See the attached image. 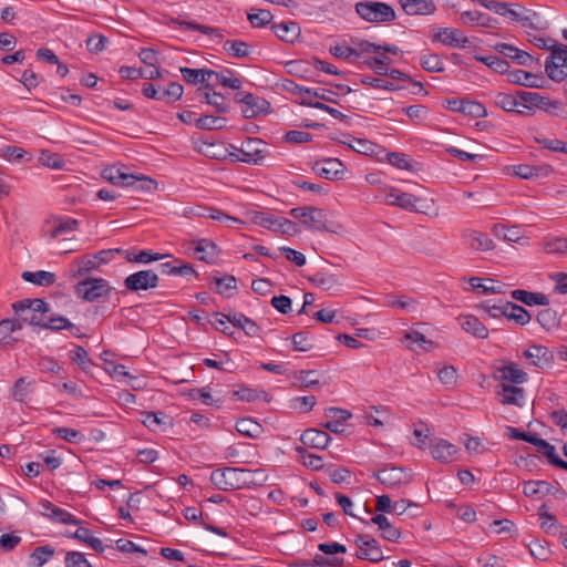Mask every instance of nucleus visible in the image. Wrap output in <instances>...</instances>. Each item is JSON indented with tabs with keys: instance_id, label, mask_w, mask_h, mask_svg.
<instances>
[{
	"instance_id": "nucleus-59",
	"label": "nucleus",
	"mask_w": 567,
	"mask_h": 567,
	"mask_svg": "<svg viewBox=\"0 0 567 567\" xmlns=\"http://www.w3.org/2000/svg\"><path fill=\"white\" fill-rule=\"evenodd\" d=\"M478 61L483 62L485 65H487L493 71L504 74L509 72V64L506 60L496 56V55H486V56H480L477 58Z\"/></svg>"
},
{
	"instance_id": "nucleus-49",
	"label": "nucleus",
	"mask_w": 567,
	"mask_h": 567,
	"mask_svg": "<svg viewBox=\"0 0 567 567\" xmlns=\"http://www.w3.org/2000/svg\"><path fill=\"white\" fill-rule=\"evenodd\" d=\"M226 124L227 120L225 117L214 115H203L195 121L197 128L208 131L221 130L226 127Z\"/></svg>"
},
{
	"instance_id": "nucleus-52",
	"label": "nucleus",
	"mask_w": 567,
	"mask_h": 567,
	"mask_svg": "<svg viewBox=\"0 0 567 567\" xmlns=\"http://www.w3.org/2000/svg\"><path fill=\"white\" fill-rule=\"evenodd\" d=\"M181 73L183 75L184 81H186L189 84L196 85L200 83L205 90L213 89V84L210 82H207V79H203L200 76L203 74V70L181 68Z\"/></svg>"
},
{
	"instance_id": "nucleus-43",
	"label": "nucleus",
	"mask_w": 567,
	"mask_h": 567,
	"mask_svg": "<svg viewBox=\"0 0 567 567\" xmlns=\"http://www.w3.org/2000/svg\"><path fill=\"white\" fill-rule=\"evenodd\" d=\"M296 453H297L299 460H301L302 464L305 466H307L308 468H311L313 471H319V470L324 468V463H323L322 457L308 452L305 446H297Z\"/></svg>"
},
{
	"instance_id": "nucleus-11",
	"label": "nucleus",
	"mask_w": 567,
	"mask_h": 567,
	"mask_svg": "<svg viewBox=\"0 0 567 567\" xmlns=\"http://www.w3.org/2000/svg\"><path fill=\"white\" fill-rule=\"evenodd\" d=\"M373 476L385 487L396 488L411 482V475L402 467L386 465L374 472Z\"/></svg>"
},
{
	"instance_id": "nucleus-23",
	"label": "nucleus",
	"mask_w": 567,
	"mask_h": 567,
	"mask_svg": "<svg viewBox=\"0 0 567 567\" xmlns=\"http://www.w3.org/2000/svg\"><path fill=\"white\" fill-rule=\"evenodd\" d=\"M216 245L209 239H199L192 241L188 251L193 250L192 255L198 260L213 264L216 258Z\"/></svg>"
},
{
	"instance_id": "nucleus-17",
	"label": "nucleus",
	"mask_w": 567,
	"mask_h": 567,
	"mask_svg": "<svg viewBox=\"0 0 567 567\" xmlns=\"http://www.w3.org/2000/svg\"><path fill=\"white\" fill-rule=\"evenodd\" d=\"M235 99L245 105L243 109L245 118L256 117L258 114L267 112L270 106L267 100L255 96L252 93H237Z\"/></svg>"
},
{
	"instance_id": "nucleus-18",
	"label": "nucleus",
	"mask_w": 567,
	"mask_h": 567,
	"mask_svg": "<svg viewBox=\"0 0 567 567\" xmlns=\"http://www.w3.org/2000/svg\"><path fill=\"white\" fill-rule=\"evenodd\" d=\"M497 398L503 405L523 406L525 402V390L519 384L499 385Z\"/></svg>"
},
{
	"instance_id": "nucleus-12",
	"label": "nucleus",
	"mask_w": 567,
	"mask_h": 567,
	"mask_svg": "<svg viewBox=\"0 0 567 567\" xmlns=\"http://www.w3.org/2000/svg\"><path fill=\"white\" fill-rule=\"evenodd\" d=\"M474 3H477L499 16L507 17L512 21L519 22L524 27L530 25V18L524 13V11H518L512 8L511 4L505 2H499L497 0H472Z\"/></svg>"
},
{
	"instance_id": "nucleus-9",
	"label": "nucleus",
	"mask_w": 567,
	"mask_h": 567,
	"mask_svg": "<svg viewBox=\"0 0 567 567\" xmlns=\"http://www.w3.org/2000/svg\"><path fill=\"white\" fill-rule=\"evenodd\" d=\"M116 252H121L118 249H105L100 250L92 256H83L76 260L79 269L72 275V277H80L97 269L101 265L109 264L114 259Z\"/></svg>"
},
{
	"instance_id": "nucleus-26",
	"label": "nucleus",
	"mask_w": 567,
	"mask_h": 567,
	"mask_svg": "<svg viewBox=\"0 0 567 567\" xmlns=\"http://www.w3.org/2000/svg\"><path fill=\"white\" fill-rule=\"evenodd\" d=\"M553 173L550 165H527L520 164L514 166V174L524 179L547 177Z\"/></svg>"
},
{
	"instance_id": "nucleus-55",
	"label": "nucleus",
	"mask_w": 567,
	"mask_h": 567,
	"mask_svg": "<svg viewBox=\"0 0 567 567\" xmlns=\"http://www.w3.org/2000/svg\"><path fill=\"white\" fill-rule=\"evenodd\" d=\"M143 424L151 431H156L162 425L171 424L168 416L162 412H145Z\"/></svg>"
},
{
	"instance_id": "nucleus-7",
	"label": "nucleus",
	"mask_w": 567,
	"mask_h": 567,
	"mask_svg": "<svg viewBox=\"0 0 567 567\" xmlns=\"http://www.w3.org/2000/svg\"><path fill=\"white\" fill-rule=\"evenodd\" d=\"M517 96L519 97L524 107L528 110H530L532 107H537L551 115H558L559 111L563 110L561 102L550 100L547 96H542L536 92L517 91Z\"/></svg>"
},
{
	"instance_id": "nucleus-4",
	"label": "nucleus",
	"mask_w": 567,
	"mask_h": 567,
	"mask_svg": "<svg viewBox=\"0 0 567 567\" xmlns=\"http://www.w3.org/2000/svg\"><path fill=\"white\" fill-rule=\"evenodd\" d=\"M269 155V151L265 142L260 138L249 137L238 150V153H231L233 161L247 164L261 165L264 159Z\"/></svg>"
},
{
	"instance_id": "nucleus-63",
	"label": "nucleus",
	"mask_w": 567,
	"mask_h": 567,
	"mask_svg": "<svg viewBox=\"0 0 567 567\" xmlns=\"http://www.w3.org/2000/svg\"><path fill=\"white\" fill-rule=\"evenodd\" d=\"M421 65L429 72H443L444 63L437 54L426 53L421 58Z\"/></svg>"
},
{
	"instance_id": "nucleus-36",
	"label": "nucleus",
	"mask_w": 567,
	"mask_h": 567,
	"mask_svg": "<svg viewBox=\"0 0 567 567\" xmlns=\"http://www.w3.org/2000/svg\"><path fill=\"white\" fill-rule=\"evenodd\" d=\"M275 34L285 42L292 43L300 33V28L297 22L286 21L272 24Z\"/></svg>"
},
{
	"instance_id": "nucleus-28",
	"label": "nucleus",
	"mask_w": 567,
	"mask_h": 567,
	"mask_svg": "<svg viewBox=\"0 0 567 567\" xmlns=\"http://www.w3.org/2000/svg\"><path fill=\"white\" fill-rule=\"evenodd\" d=\"M435 39L449 47L464 48L468 43L467 38L463 37L460 30L451 28L440 29Z\"/></svg>"
},
{
	"instance_id": "nucleus-8",
	"label": "nucleus",
	"mask_w": 567,
	"mask_h": 567,
	"mask_svg": "<svg viewBox=\"0 0 567 567\" xmlns=\"http://www.w3.org/2000/svg\"><path fill=\"white\" fill-rule=\"evenodd\" d=\"M546 61L545 70L549 79L560 82L567 76V51L565 44L555 45Z\"/></svg>"
},
{
	"instance_id": "nucleus-64",
	"label": "nucleus",
	"mask_w": 567,
	"mask_h": 567,
	"mask_svg": "<svg viewBox=\"0 0 567 567\" xmlns=\"http://www.w3.org/2000/svg\"><path fill=\"white\" fill-rule=\"evenodd\" d=\"M66 567H93L81 551H68L65 555Z\"/></svg>"
},
{
	"instance_id": "nucleus-58",
	"label": "nucleus",
	"mask_w": 567,
	"mask_h": 567,
	"mask_svg": "<svg viewBox=\"0 0 567 567\" xmlns=\"http://www.w3.org/2000/svg\"><path fill=\"white\" fill-rule=\"evenodd\" d=\"M31 383L25 378H19L13 384L12 398L20 403H24L28 395L32 392Z\"/></svg>"
},
{
	"instance_id": "nucleus-46",
	"label": "nucleus",
	"mask_w": 567,
	"mask_h": 567,
	"mask_svg": "<svg viewBox=\"0 0 567 567\" xmlns=\"http://www.w3.org/2000/svg\"><path fill=\"white\" fill-rule=\"evenodd\" d=\"M461 20L464 24H477L486 28L492 27V22L494 21V19L488 14L476 10L463 12L461 14Z\"/></svg>"
},
{
	"instance_id": "nucleus-42",
	"label": "nucleus",
	"mask_w": 567,
	"mask_h": 567,
	"mask_svg": "<svg viewBox=\"0 0 567 567\" xmlns=\"http://www.w3.org/2000/svg\"><path fill=\"white\" fill-rule=\"evenodd\" d=\"M384 305L391 308H398L411 312L417 310V301L405 296L386 295Z\"/></svg>"
},
{
	"instance_id": "nucleus-31",
	"label": "nucleus",
	"mask_w": 567,
	"mask_h": 567,
	"mask_svg": "<svg viewBox=\"0 0 567 567\" xmlns=\"http://www.w3.org/2000/svg\"><path fill=\"white\" fill-rule=\"evenodd\" d=\"M512 298L529 307L547 306L549 303V299L545 293L532 292L523 289L513 290Z\"/></svg>"
},
{
	"instance_id": "nucleus-14",
	"label": "nucleus",
	"mask_w": 567,
	"mask_h": 567,
	"mask_svg": "<svg viewBox=\"0 0 567 567\" xmlns=\"http://www.w3.org/2000/svg\"><path fill=\"white\" fill-rule=\"evenodd\" d=\"M358 551L355 556L360 559L379 563L384 559L378 540L370 535H358L354 540Z\"/></svg>"
},
{
	"instance_id": "nucleus-5",
	"label": "nucleus",
	"mask_w": 567,
	"mask_h": 567,
	"mask_svg": "<svg viewBox=\"0 0 567 567\" xmlns=\"http://www.w3.org/2000/svg\"><path fill=\"white\" fill-rule=\"evenodd\" d=\"M248 471L237 467L217 468L210 474V482L220 491H234L247 483L244 475Z\"/></svg>"
},
{
	"instance_id": "nucleus-45",
	"label": "nucleus",
	"mask_w": 567,
	"mask_h": 567,
	"mask_svg": "<svg viewBox=\"0 0 567 567\" xmlns=\"http://www.w3.org/2000/svg\"><path fill=\"white\" fill-rule=\"evenodd\" d=\"M223 49L228 55L237 59L246 58L250 54V45L241 40H227L224 42Z\"/></svg>"
},
{
	"instance_id": "nucleus-56",
	"label": "nucleus",
	"mask_w": 567,
	"mask_h": 567,
	"mask_svg": "<svg viewBox=\"0 0 567 567\" xmlns=\"http://www.w3.org/2000/svg\"><path fill=\"white\" fill-rule=\"evenodd\" d=\"M215 79L220 85L231 90H239L243 85V81L239 78H235L234 72L229 69L217 72Z\"/></svg>"
},
{
	"instance_id": "nucleus-3",
	"label": "nucleus",
	"mask_w": 567,
	"mask_h": 567,
	"mask_svg": "<svg viewBox=\"0 0 567 567\" xmlns=\"http://www.w3.org/2000/svg\"><path fill=\"white\" fill-rule=\"evenodd\" d=\"M112 291L110 282L104 278L87 277L76 284L74 293L87 302L96 301L107 297Z\"/></svg>"
},
{
	"instance_id": "nucleus-54",
	"label": "nucleus",
	"mask_w": 567,
	"mask_h": 567,
	"mask_svg": "<svg viewBox=\"0 0 567 567\" xmlns=\"http://www.w3.org/2000/svg\"><path fill=\"white\" fill-rule=\"evenodd\" d=\"M80 221L78 219L65 217L59 218L51 231V237L56 238L60 235L68 234L78 229Z\"/></svg>"
},
{
	"instance_id": "nucleus-37",
	"label": "nucleus",
	"mask_w": 567,
	"mask_h": 567,
	"mask_svg": "<svg viewBox=\"0 0 567 567\" xmlns=\"http://www.w3.org/2000/svg\"><path fill=\"white\" fill-rule=\"evenodd\" d=\"M431 453L436 461L449 463L454 460V456L457 453V447L446 440H440L435 445H433Z\"/></svg>"
},
{
	"instance_id": "nucleus-19",
	"label": "nucleus",
	"mask_w": 567,
	"mask_h": 567,
	"mask_svg": "<svg viewBox=\"0 0 567 567\" xmlns=\"http://www.w3.org/2000/svg\"><path fill=\"white\" fill-rule=\"evenodd\" d=\"M508 82L526 87L543 89L547 80L543 75L529 73L524 70H515L508 72Z\"/></svg>"
},
{
	"instance_id": "nucleus-10",
	"label": "nucleus",
	"mask_w": 567,
	"mask_h": 567,
	"mask_svg": "<svg viewBox=\"0 0 567 567\" xmlns=\"http://www.w3.org/2000/svg\"><path fill=\"white\" fill-rule=\"evenodd\" d=\"M124 287L132 292L156 288L159 284L158 275L151 270H140L124 279Z\"/></svg>"
},
{
	"instance_id": "nucleus-22",
	"label": "nucleus",
	"mask_w": 567,
	"mask_h": 567,
	"mask_svg": "<svg viewBox=\"0 0 567 567\" xmlns=\"http://www.w3.org/2000/svg\"><path fill=\"white\" fill-rule=\"evenodd\" d=\"M66 536L89 545L92 549H94L99 554L104 553V550L106 548H109L112 550L111 555L116 556L114 547L113 546H104L102 540L97 537H94L92 530L89 528L80 527L74 533L66 534Z\"/></svg>"
},
{
	"instance_id": "nucleus-6",
	"label": "nucleus",
	"mask_w": 567,
	"mask_h": 567,
	"mask_svg": "<svg viewBox=\"0 0 567 567\" xmlns=\"http://www.w3.org/2000/svg\"><path fill=\"white\" fill-rule=\"evenodd\" d=\"M289 214L298 219L306 228L313 231H328L327 215L323 209L305 206L290 209Z\"/></svg>"
},
{
	"instance_id": "nucleus-47",
	"label": "nucleus",
	"mask_w": 567,
	"mask_h": 567,
	"mask_svg": "<svg viewBox=\"0 0 567 567\" xmlns=\"http://www.w3.org/2000/svg\"><path fill=\"white\" fill-rule=\"evenodd\" d=\"M341 144H344V145H348L351 150L360 153V154H364V155H370L372 153H374V148L377 147V145L368 140H363V138H355V137H352L351 135H347V140L346 141H339Z\"/></svg>"
},
{
	"instance_id": "nucleus-48",
	"label": "nucleus",
	"mask_w": 567,
	"mask_h": 567,
	"mask_svg": "<svg viewBox=\"0 0 567 567\" xmlns=\"http://www.w3.org/2000/svg\"><path fill=\"white\" fill-rule=\"evenodd\" d=\"M236 430L244 436L257 437L262 431L261 425L250 417H243L236 422Z\"/></svg>"
},
{
	"instance_id": "nucleus-20",
	"label": "nucleus",
	"mask_w": 567,
	"mask_h": 567,
	"mask_svg": "<svg viewBox=\"0 0 567 567\" xmlns=\"http://www.w3.org/2000/svg\"><path fill=\"white\" fill-rule=\"evenodd\" d=\"M343 168V163L338 158H326L313 166V169L320 177L330 181L342 178Z\"/></svg>"
},
{
	"instance_id": "nucleus-29",
	"label": "nucleus",
	"mask_w": 567,
	"mask_h": 567,
	"mask_svg": "<svg viewBox=\"0 0 567 567\" xmlns=\"http://www.w3.org/2000/svg\"><path fill=\"white\" fill-rule=\"evenodd\" d=\"M460 324L464 331L473 334L476 338L486 339L488 337V329L475 316L467 315L460 317Z\"/></svg>"
},
{
	"instance_id": "nucleus-15",
	"label": "nucleus",
	"mask_w": 567,
	"mask_h": 567,
	"mask_svg": "<svg viewBox=\"0 0 567 567\" xmlns=\"http://www.w3.org/2000/svg\"><path fill=\"white\" fill-rule=\"evenodd\" d=\"M524 358L530 365L539 369H548L553 365L555 357L554 353L545 346L533 344L522 352Z\"/></svg>"
},
{
	"instance_id": "nucleus-50",
	"label": "nucleus",
	"mask_w": 567,
	"mask_h": 567,
	"mask_svg": "<svg viewBox=\"0 0 567 567\" xmlns=\"http://www.w3.org/2000/svg\"><path fill=\"white\" fill-rule=\"evenodd\" d=\"M344 559L341 557H327L320 554L315 555L312 560H305L300 566H317V567H342Z\"/></svg>"
},
{
	"instance_id": "nucleus-21",
	"label": "nucleus",
	"mask_w": 567,
	"mask_h": 567,
	"mask_svg": "<svg viewBox=\"0 0 567 567\" xmlns=\"http://www.w3.org/2000/svg\"><path fill=\"white\" fill-rule=\"evenodd\" d=\"M324 415L331 420L323 423L322 426L336 434L344 432V422L351 417L349 411L333 406L326 409Z\"/></svg>"
},
{
	"instance_id": "nucleus-44",
	"label": "nucleus",
	"mask_w": 567,
	"mask_h": 567,
	"mask_svg": "<svg viewBox=\"0 0 567 567\" xmlns=\"http://www.w3.org/2000/svg\"><path fill=\"white\" fill-rule=\"evenodd\" d=\"M537 321L545 330L550 331L559 327L560 317L556 310L546 308L538 312Z\"/></svg>"
},
{
	"instance_id": "nucleus-61",
	"label": "nucleus",
	"mask_w": 567,
	"mask_h": 567,
	"mask_svg": "<svg viewBox=\"0 0 567 567\" xmlns=\"http://www.w3.org/2000/svg\"><path fill=\"white\" fill-rule=\"evenodd\" d=\"M43 329H50L52 331H60L63 329L74 330V324L65 317L50 316L45 319Z\"/></svg>"
},
{
	"instance_id": "nucleus-32",
	"label": "nucleus",
	"mask_w": 567,
	"mask_h": 567,
	"mask_svg": "<svg viewBox=\"0 0 567 567\" xmlns=\"http://www.w3.org/2000/svg\"><path fill=\"white\" fill-rule=\"evenodd\" d=\"M12 309L17 315L23 313L27 310L44 315L50 311V305L44 299H22L12 303Z\"/></svg>"
},
{
	"instance_id": "nucleus-30",
	"label": "nucleus",
	"mask_w": 567,
	"mask_h": 567,
	"mask_svg": "<svg viewBox=\"0 0 567 567\" xmlns=\"http://www.w3.org/2000/svg\"><path fill=\"white\" fill-rule=\"evenodd\" d=\"M467 245L474 250L487 251L494 248L489 236L482 231L468 230L464 234Z\"/></svg>"
},
{
	"instance_id": "nucleus-25",
	"label": "nucleus",
	"mask_w": 567,
	"mask_h": 567,
	"mask_svg": "<svg viewBox=\"0 0 567 567\" xmlns=\"http://www.w3.org/2000/svg\"><path fill=\"white\" fill-rule=\"evenodd\" d=\"M330 440L331 437L327 432L317 429H307L300 436V441L305 446L319 450L326 449Z\"/></svg>"
},
{
	"instance_id": "nucleus-34",
	"label": "nucleus",
	"mask_w": 567,
	"mask_h": 567,
	"mask_svg": "<svg viewBox=\"0 0 567 567\" xmlns=\"http://www.w3.org/2000/svg\"><path fill=\"white\" fill-rule=\"evenodd\" d=\"M120 75L123 79L136 80V79H146V80H156L162 76V72L158 68H154L152 70L145 71L143 69H137L134 66L123 65L118 70Z\"/></svg>"
},
{
	"instance_id": "nucleus-60",
	"label": "nucleus",
	"mask_w": 567,
	"mask_h": 567,
	"mask_svg": "<svg viewBox=\"0 0 567 567\" xmlns=\"http://www.w3.org/2000/svg\"><path fill=\"white\" fill-rule=\"evenodd\" d=\"M317 372L313 370H301L295 374V386L311 388L319 384V379L316 377Z\"/></svg>"
},
{
	"instance_id": "nucleus-41",
	"label": "nucleus",
	"mask_w": 567,
	"mask_h": 567,
	"mask_svg": "<svg viewBox=\"0 0 567 567\" xmlns=\"http://www.w3.org/2000/svg\"><path fill=\"white\" fill-rule=\"evenodd\" d=\"M22 279L41 287H49L55 282V275L50 271H24L21 275Z\"/></svg>"
},
{
	"instance_id": "nucleus-24",
	"label": "nucleus",
	"mask_w": 567,
	"mask_h": 567,
	"mask_svg": "<svg viewBox=\"0 0 567 567\" xmlns=\"http://www.w3.org/2000/svg\"><path fill=\"white\" fill-rule=\"evenodd\" d=\"M404 12L409 16L432 14L436 10L433 0H399Z\"/></svg>"
},
{
	"instance_id": "nucleus-62",
	"label": "nucleus",
	"mask_w": 567,
	"mask_h": 567,
	"mask_svg": "<svg viewBox=\"0 0 567 567\" xmlns=\"http://www.w3.org/2000/svg\"><path fill=\"white\" fill-rule=\"evenodd\" d=\"M70 358L72 361L76 362L83 371H87L92 365V360L90 359L87 351L81 346H75L74 349L70 351Z\"/></svg>"
},
{
	"instance_id": "nucleus-2",
	"label": "nucleus",
	"mask_w": 567,
	"mask_h": 567,
	"mask_svg": "<svg viewBox=\"0 0 567 567\" xmlns=\"http://www.w3.org/2000/svg\"><path fill=\"white\" fill-rule=\"evenodd\" d=\"M355 12L368 22L383 23L395 19L394 9L385 2L361 1L355 4Z\"/></svg>"
},
{
	"instance_id": "nucleus-57",
	"label": "nucleus",
	"mask_w": 567,
	"mask_h": 567,
	"mask_svg": "<svg viewBox=\"0 0 567 567\" xmlns=\"http://www.w3.org/2000/svg\"><path fill=\"white\" fill-rule=\"evenodd\" d=\"M544 507L539 509V520L540 527L550 535H555L559 529H564V526L559 525L556 517L553 514L543 511Z\"/></svg>"
},
{
	"instance_id": "nucleus-13",
	"label": "nucleus",
	"mask_w": 567,
	"mask_h": 567,
	"mask_svg": "<svg viewBox=\"0 0 567 567\" xmlns=\"http://www.w3.org/2000/svg\"><path fill=\"white\" fill-rule=\"evenodd\" d=\"M494 379L503 384H523L528 381V374L516 362L504 361L494 372Z\"/></svg>"
},
{
	"instance_id": "nucleus-33",
	"label": "nucleus",
	"mask_w": 567,
	"mask_h": 567,
	"mask_svg": "<svg viewBox=\"0 0 567 567\" xmlns=\"http://www.w3.org/2000/svg\"><path fill=\"white\" fill-rule=\"evenodd\" d=\"M248 219L260 227L267 228L272 231H277L279 227V219L275 215L267 212L249 210L247 212Z\"/></svg>"
},
{
	"instance_id": "nucleus-1",
	"label": "nucleus",
	"mask_w": 567,
	"mask_h": 567,
	"mask_svg": "<svg viewBox=\"0 0 567 567\" xmlns=\"http://www.w3.org/2000/svg\"><path fill=\"white\" fill-rule=\"evenodd\" d=\"M102 177L114 185H121L124 187H131L137 182H141V186H137L136 188L145 192H151L156 188V182L154 179L144 175L136 176L134 174H128L116 166H109L104 168L102 171Z\"/></svg>"
},
{
	"instance_id": "nucleus-40",
	"label": "nucleus",
	"mask_w": 567,
	"mask_h": 567,
	"mask_svg": "<svg viewBox=\"0 0 567 567\" xmlns=\"http://www.w3.org/2000/svg\"><path fill=\"white\" fill-rule=\"evenodd\" d=\"M507 307L506 318L515 321L519 326H526L532 320V315L522 306L512 301H505Z\"/></svg>"
},
{
	"instance_id": "nucleus-38",
	"label": "nucleus",
	"mask_w": 567,
	"mask_h": 567,
	"mask_svg": "<svg viewBox=\"0 0 567 567\" xmlns=\"http://www.w3.org/2000/svg\"><path fill=\"white\" fill-rule=\"evenodd\" d=\"M470 285L473 290H476L481 293H503L505 292L504 288L505 285L496 281L494 279H486L485 282H483V279L480 277H472L470 279Z\"/></svg>"
},
{
	"instance_id": "nucleus-39",
	"label": "nucleus",
	"mask_w": 567,
	"mask_h": 567,
	"mask_svg": "<svg viewBox=\"0 0 567 567\" xmlns=\"http://www.w3.org/2000/svg\"><path fill=\"white\" fill-rule=\"evenodd\" d=\"M227 321H229L233 326L243 329L245 333L250 337L257 336L260 330L255 321L243 313L229 315L227 317Z\"/></svg>"
},
{
	"instance_id": "nucleus-27",
	"label": "nucleus",
	"mask_w": 567,
	"mask_h": 567,
	"mask_svg": "<svg viewBox=\"0 0 567 567\" xmlns=\"http://www.w3.org/2000/svg\"><path fill=\"white\" fill-rule=\"evenodd\" d=\"M523 492L528 497H544L547 495H556L558 488L546 481H528L524 483Z\"/></svg>"
},
{
	"instance_id": "nucleus-35",
	"label": "nucleus",
	"mask_w": 567,
	"mask_h": 567,
	"mask_svg": "<svg viewBox=\"0 0 567 567\" xmlns=\"http://www.w3.org/2000/svg\"><path fill=\"white\" fill-rule=\"evenodd\" d=\"M169 24H177L187 30L198 31L203 34L214 35L218 39L224 38V32H223V29H220V28H213V27L199 24V23L192 22V21H185L181 18H172L169 20Z\"/></svg>"
},
{
	"instance_id": "nucleus-51",
	"label": "nucleus",
	"mask_w": 567,
	"mask_h": 567,
	"mask_svg": "<svg viewBox=\"0 0 567 567\" xmlns=\"http://www.w3.org/2000/svg\"><path fill=\"white\" fill-rule=\"evenodd\" d=\"M496 106L501 107L506 112H513L522 103L519 97L505 92H498L493 99Z\"/></svg>"
},
{
	"instance_id": "nucleus-53",
	"label": "nucleus",
	"mask_w": 567,
	"mask_h": 567,
	"mask_svg": "<svg viewBox=\"0 0 567 567\" xmlns=\"http://www.w3.org/2000/svg\"><path fill=\"white\" fill-rule=\"evenodd\" d=\"M309 280L318 288L323 290H330L334 288L339 282L338 278L333 274L318 271L309 278Z\"/></svg>"
},
{
	"instance_id": "nucleus-16",
	"label": "nucleus",
	"mask_w": 567,
	"mask_h": 567,
	"mask_svg": "<svg viewBox=\"0 0 567 567\" xmlns=\"http://www.w3.org/2000/svg\"><path fill=\"white\" fill-rule=\"evenodd\" d=\"M385 200L389 205L398 206L409 212L424 213L422 207L419 206V203L422 202L421 198L396 188H391L386 193Z\"/></svg>"
}]
</instances>
